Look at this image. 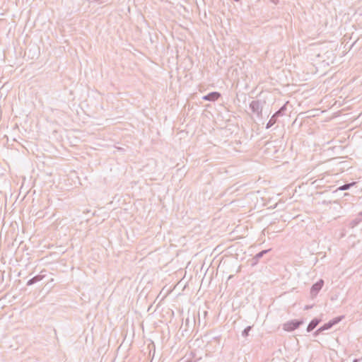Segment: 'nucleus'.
<instances>
[{
    "label": "nucleus",
    "instance_id": "ddd939ff",
    "mask_svg": "<svg viewBox=\"0 0 362 362\" xmlns=\"http://www.w3.org/2000/svg\"><path fill=\"white\" fill-rule=\"evenodd\" d=\"M322 332H320V328L317 329L314 333H313V335L315 337H317L318 334H320V333H322Z\"/></svg>",
    "mask_w": 362,
    "mask_h": 362
},
{
    "label": "nucleus",
    "instance_id": "39448f33",
    "mask_svg": "<svg viewBox=\"0 0 362 362\" xmlns=\"http://www.w3.org/2000/svg\"><path fill=\"white\" fill-rule=\"evenodd\" d=\"M324 285V280L320 279L316 283H315L311 288H310V296L312 298H314L317 296L320 291L322 289Z\"/></svg>",
    "mask_w": 362,
    "mask_h": 362
},
{
    "label": "nucleus",
    "instance_id": "f03ea898",
    "mask_svg": "<svg viewBox=\"0 0 362 362\" xmlns=\"http://www.w3.org/2000/svg\"><path fill=\"white\" fill-rule=\"evenodd\" d=\"M265 102H262L259 100H252L250 104V108L253 113L257 114L258 117H262V109H263V103Z\"/></svg>",
    "mask_w": 362,
    "mask_h": 362
},
{
    "label": "nucleus",
    "instance_id": "7ed1b4c3",
    "mask_svg": "<svg viewBox=\"0 0 362 362\" xmlns=\"http://www.w3.org/2000/svg\"><path fill=\"white\" fill-rule=\"evenodd\" d=\"M286 110V105H284L278 111H276L270 118L266 125V129L272 127L276 122L279 117L282 116Z\"/></svg>",
    "mask_w": 362,
    "mask_h": 362
},
{
    "label": "nucleus",
    "instance_id": "9b49d317",
    "mask_svg": "<svg viewBox=\"0 0 362 362\" xmlns=\"http://www.w3.org/2000/svg\"><path fill=\"white\" fill-rule=\"evenodd\" d=\"M362 221L361 218H359V217H357L355 219L352 220L350 223H349V226L351 228H354L356 227L361 221Z\"/></svg>",
    "mask_w": 362,
    "mask_h": 362
},
{
    "label": "nucleus",
    "instance_id": "f8f14e48",
    "mask_svg": "<svg viewBox=\"0 0 362 362\" xmlns=\"http://www.w3.org/2000/svg\"><path fill=\"white\" fill-rule=\"evenodd\" d=\"M252 329V326H247L244 330L242 332V336L246 337L249 335L250 331Z\"/></svg>",
    "mask_w": 362,
    "mask_h": 362
},
{
    "label": "nucleus",
    "instance_id": "423d86ee",
    "mask_svg": "<svg viewBox=\"0 0 362 362\" xmlns=\"http://www.w3.org/2000/svg\"><path fill=\"white\" fill-rule=\"evenodd\" d=\"M221 96V93L216 91L211 92L202 97L204 100L214 102Z\"/></svg>",
    "mask_w": 362,
    "mask_h": 362
},
{
    "label": "nucleus",
    "instance_id": "2eb2a0df",
    "mask_svg": "<svg viewBox=\"0 0 362 362\" xmlns=\"http://www.w3.org/2000/svg\"><path fill=\"white\" fill-rule=\"evenodd\" d=\"M353 362H360L358 358H355Z\"/></svg>",
    "mask_w": 362,
    "mask_h": 362
},
{
    "label": "nucleus",
    "instance_id": "f257e3e1",
    "mask_svg": "<svg viewBox=\"0 0 362 362\" xmlns=\"http://www.w3.org/2000/svg\"><path fill=\"white\" fill-rule=\"evenodd\" d=\"M304 323L303 320H292L283 325V329L287 332H292L298 329Z\"/></svg>",
    "mask_w": 362,
    "mask_h": 362
},
{
    "label": "nucleus",
    "instance_id": "0eeeda50",
    "mask_svg": "<svg viewBox=\"0 0 362 362\" xmlns=\"http://www.w3.org/2000/svg\"><path fill=\"white\" fill-rule=\"evenodd\" d=\"M270 250L271 249L264 250L256 254L255 256L251 259V265H256L259 262V259Z\"/></svg>",
    "mask_w": 362,
    "mask_h": 362
},
{
    "label": "nucleus",
    "instance_id": "9d476101",
    "mask_svg": "<svg viewBox=\"0 0 362 362\" xmlns=\"http://www.w3.org/2000/svg\"><path fill=\"white\" fill-rule=\"evenodd\" d=\"M356 184V182H350V183H346V184H344V185L339 187L337 190H339V191L347 190V189H349L351 187H353Z\"/></svg>",
    "mask_w": 362,
    "mask_h": 362
},
{
    "label": "nucleus",
    "instance_id": "f3484780",
    "mask_svg": "<svg viewBox=\"0 0 362 362\" xmlns=\"http://www.w3.org/2000/svg\"><path fill=\"white\" fill-rule=\"evenodd\" d=\"M358 359L359 360V361H362V356Z\"/></svg>",
    "mask_w": 362,
    "mask_h": 362
},
{
    "label": "nucleus",
    "instance_id": "dca6fc26",
    "mask_svg": "<svg viewBox=\"0 0 362 362\" xmlns=\"http://www.w3.org/2000/svg\"><path fill=\"white\" fill-rule=\"evenodd\" d=\"M359 216H362V211L358 214Z\"/></svg>",
    "mask_w": 362,
    "mask_h": 362
},
{
    "label": "nucleus",
    "instance_id": "20e7f679",
    "mask_svg": "<svg viewBox=\"0 0 362 362\" xmlns=\"http://www.w3.org/2000/svg\"><path fill=\"white\" fill-rule=\"evenodd\" d=\"M344 318V316H339L333 318L332 320H329L328 322L324 324L322 326L320 327V332H324L325 330H327L329 329H331L334 325L338 324L339 322L342 320Z\"/></svg>",
    "mask_w": 362,
    "mask_h": 362
},
{
    "label": "nucleus",
    "instance_id": "1a4fd4ad",
    "mask_svg": "<svg viewBox=\"0 0 362 362\" xmlns=\"http://www.w3.org/2000/svg\"><path fill=\"white\" fill-rule=\"evenodd\" d=\"M43 277L44 276L40 274L35 276L34 277L28 280V281L27 282V286L33 285L34 284L41 281L43 279Z\"/></svg>",
    "mask_w": 362,
    "mask_h": 362
},
{
    "label": "nucleus",
    "instance_id": "6e6552de",
    "mask_svg": "<svg viewBox=\"0 0 362 362\" xmlns=\"http://www.w3.org/2000/svg\"><path fill=\"white\" fill-rule=\"evenodd\" d=\"M321 322L320 319L318 318H314L313 319L310 323L308 324L307 327V332H312Z\"/></svg>",
    "mask_w": 362,
    "mask_h": 362
},
{
    "label": "nucleus",
    "instance_id": "4468645a",
    "mask_svg": "<svg viewBox=\"0 0 362 362\" xmlns=\"http://www.w3.org/2000/svg\"><path fill=\"white\" fill-rule=\"evenodd\" d=\"M312 307H313L312 305H306L305 307V310H308V309L311 308Z\"/></svg>",
    "mask_w": 362,
    "mask_h": 362
}]
</instances>
